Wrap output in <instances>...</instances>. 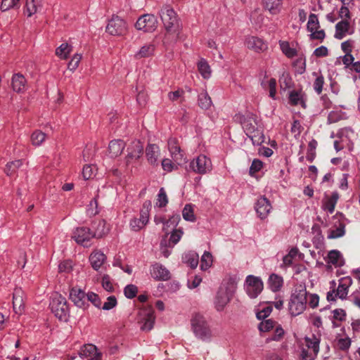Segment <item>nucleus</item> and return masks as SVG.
Masks as SVG:
<instances>
[{
  "label": "nucleus",
  "mask_w": 360,
  "mask_h": 360,
  "mask_svg": "<svg viewBox=\"0 0 360 360\" xmlns=\"http://www.w3.org/2000/svg\"><path fill=\"white\" fill-rule=\"evenodd\" d=\"M276 325V323L272 319H266L262 321L259 325V330L261 332H269Z\"/></svg>",
  "instance_id": "5fc2aeb1"
},
{
  "label": "nucleus",
  "mask_w": 360,
  "mask_h": 360,
  "mask_svg": "<svg viewBox=\"0 0 360 360\" xmlns=\"http://www.w3.org/2000/svg\"><path fill=\"white\" fill-rule=\"evenodd\" d=\"M289 100L290 104L297 105L303 103V93L302 91H292L289 94Z\"/></svg>",
  "instance_id": "de8ad7c7"
},
{
  "label": "nucleus",
  "mask_w": 360,
  "mask_h": 360,
  "mask_svg": "<svg viewBox=\"0 0 360 360\" xmlns=\"http://www.w3.org/2000/svg\"><path fill=\"white\" fill-rule=\"evenodd\" d=\"M352 345V340L347 335L341 337L337 335L335 340V346L340 351L347 352Z\"/></svg>",
  "instance_id": "473e14b6"
},
{
  "label": "nucleus",
  "mask_w": 360,
  "mask_h": 360,
  "mask_svg": "<svg viewBox=\"0 0 360 360\" xmlns=\"http://www.w3.org/2000/svg\"><path fill=\"white\" fill-rule=\"evenodd\" d=\"M320 24L318 17L314 13H311L307 25V30L310 32L309 37L311 39L323 41L326 37L323 30H320Z\"/></svg>",
  "instance_id": "9d476101"
},
{
  "label": "nucleus",
  "mask_w": 360,
  "mask_h": 360,
  "mask_svg": "<svg viewBox=\"0 0 360 360\" xmlns=\"http://www.w3.org/2000/svg\"><path fill=\"white\" fill-rule=\"evenodd\" d=\"M42 8V0H26L25 13L27 17L37 13Z\"/></svg>",
  "instance_id": "2f4dec72"
},
{
  "label": "nucleus",
  "mask_w": 360,
  "mask_h": 360,
  "mask_svg": "<svg viewBox=\"0 0 360 360\" xmlns=\"http://www.w3.org/2000/svg\"><path fill=\"white\" fill-rule=\"evenodd\" d=\"M280 48L282 52L288 57L292 58L297 55V51L295 49L291 48L288 41H279Z\"/></svg>",
  "instance_id": "a18cd8bd"
},
{
  "label": "nucleus",
  "mask_w": 360,
  "mask_h": 360,
  "mask_svg": "<svg viewBox=\"0 0 360 360\" xmlns=\"http://www.w3.org/2000/svg\"><path fill=\"white\" fill-rule=\"evenodd\" d=\"M167 148L173 160L178 165L185 160L184 153L181 149V146L177 139L173 137L169 138L167 141Z\"/></svg>",
  "instance_id": "dca6fc26"
},
{
  "label": "nucleus",
  "mask_w": 360,
  "mask_h": 360,
  "mask_svg": "<svg viewBox=\"0 0 360 360\" xmlns=\"http://www.w3.org/2000/svg\"><path fill=\"white\" fill-rule=\"evenodd\" d=\"M82 58V56L79 53L75 54L70 61L68 63V68L70 71H75L79 66V64Z\"/></svg>",
  "instance_id": "13d9d810"
},
{
  "label": "nucleus",
  "mask_w": 360,
  "mask_h": 360,
  "mask_svg": "<svg viewBox=\"0 0 360 360\" xmlns=\"http://www.w3.org/2000/svg\"><path fill=\"white\" fill-rule=\"evenodd\" d=\"M307 291L305 286L300 285L295 288L291 295L288 304L290 313L292 316L301 314L306 309Z\"/></svg>",
  "instance_id": "20e7f679"
},
{
  "label": "nucleus",
  "mask_w": 360,
  "mask_h": 360,
  "mask_svg": "<svg viewBox=\"0 0 360 360\" xmlns=\"http://www.w3.org/2000/svg\"><path fill=\"white\" fill-rule=\"evenodd\" d=\"M245 289L250 297L255 298L262 291L263 283L259 277L250 275L246 278Z\"/></svg>",
  "instance_id": "4468645a"
},
{
  "label": "nucleus",
  "mask_w": 360,
  "mask_h": 360,
  "mask_svg": "<svg viewBox=\"0 0 360 360\" xmlns=\"http://www.w3.org/2000/svg\"><path fill=\"white\" fill-rule=\"evenodd\" d=\"M146 224V223L143 222V221L140 218H134L130 221V226L135 231L141 230L145 226Z\"/></svg>",
  "instance_id": "774afa93"
},
{
  "label": "nucleus",
  "mask_w": 360,
  "mask_h": 360,
  "mask_svg": "<svg viewBox=\"0 0 360 360\" xmlns=\"http://www.w3.org/2000/svg\"><path fill=\"white\" fill-rule=\"evenodd\" d=\"M212 264V256L209 252H205L201 257L200 268L202 270H206L211 266Z\"/></svg>",
  "instance_id": "603ef678"
},
{
  "label": "nucleus",
  "mask_w": 360,
  "mask_h": 360,
  "mask_svg": "<svg viewBox=\"0 0 360 360\" xmlns=\"http://www.w3.org/2000/svg\"><path fill=\"white\" fill-rule=\"evenodd\" d=\"M345 234V225L340 224L339 226L335 229H330L328 231V238L334 239L342 237Z\"/></svg>",
  "instance_id": "8fccbe9b"
},
{
  "label": "nucleus",
  "mask_w": 360,
  "mask_h": 360,
  "mask_svg": "<svg viewBox=\"0 0 360 360\" xmlns=\"http://www.w3.org/2000/svg\"><path fill=\"white\" fill-rule=\"evenodd\" d=\"M155 49V46L154 44L150 43L148 44L143 45L139 51L136 53L134 57L137 59H141L143 58H146L151 56Z\"/></svg>",
  "instance_id": "f704fd0d"
},
{
  "label": "nucleus",
  "mask_w": 360,
  "mask_h": 360,
  "mask_svg": "<svg viewBox=\"0 0 360 360\" xmlns=\"http://www.w3.org/2000/svg\"><path fill=\"white\" fill-rule=\"evenodd\" d=\"M20 0H2L1 4V9L2 11H6L10 8L18 6Z\"/></svg>",
  "instance_id": "0e129e2a"
},
{
  "label": "nucleus",
  "mask_w": 360,
  "mask_h": 360,
  "mask_svg": "<svg viewBox=\"0 0 360 360\" xmlns=\"http://www.w3.org/2000/svg\"><path fill=\"white\" fill-rule=\"evenodd\" d=\"M125 143L122 140H112L109 143L108 151L110 157L115 158L119 156L123 151Z\"/></svg>",
  "instance_id": "c756f323"
},
{
  "label": "nucleus",
  "mask_w": 360,
  "mask_h": 360,
  "mask_svg": "<svg viewBox=\"0 0 360 360\" xmlns=\"http://www.w3.org/2000/svg\"><path fill=\"white\" fill-rule=\"evenodd\" d=\"M106 31L111 35H124L127 32V22L118 16H113L108 22Z\"/></svg>",
  "instance_id": "ddd939ff"
},
{
  "label": "nucleus",
  "mask_w": 360,
  "mask_h": 360,
  "mask_svg": "<svg viewBox=\"0 0 360 360\" xmlns=\"http://www.w3.org/2000/svg\"><path fill=\"white\" fill-rule=\"evenodd\" d=\"M332 316L330 317L332 327L333 328H339L342 323L347 319V312L342 308H337L331 311Z\"/></svg>",
  "instance_id": "393cba45"
},
{
  "label": "nucleus",
  "mask_w": 360,
  "mask_h": 360,
  "mask_svg": "<svg viewBox=\"0 0 360 360\" xmlns=\"http://www.w3.org/2000/svg\"><path fill=\"white\" fill-rule=\"evenodd\" d=\"M349 22L347 20H342L335 25V37L338 39H342L348 32Z\"/></svg>",
  "instance_id": "72a5a7b5"
},
{
  "label": "nucleus",
  "mask_w": 360,
  "mask_h": 360,
  "mask_svg": "<svg viewBox=\"0 0 360 360\" xmlns=\"http://www.w3.org/2000/svg\"><path fill=\"white\" fill-rule=\"evenodd\" d=\"M160 155V150L156 144H148L146 148V156L147 160L150 165H158V159Z\"/></svg>",
  "instance_id": "5701e85b"
},
{
  "label": "nucleus",
  "mask_w": 360,
  "mask_h": 360,
  "mask_svg": "<svg viewBox=\"0 0 360 360\" xmlns=\"http://www.w3.org/2000/svg\"><path fill=\"white\" fill-rule=\"evenodd\" d=\"M338 198L339 195L337 192H333L330 196L325 195L322 201V208L332 214L335 210Z\"/></svg>",
  "instance_id": "bb28decb"
},
{
  "label": "nucleus",
  "mask_w": 360,
  "mask_h": 360,
  "mask_svg": "<svg viewBox=\"0 0 360 360\" xmlns=\"http://www.w3.org/2000/svg\"><path fill=\"white\" fill-rule=\"evenodd\" d=\"M298 250L296 248H292L288 254L283 257V264L285 266H289L292 264L293 259L297 256Z\"/></svg>",
  "instance_id": "6e6d98bb"
},
{
  "label": "nucleus",
  "mask_w": 360,
  "mask_h": 360,
  "mask_svg": "<svg viewBox=\"0 0 360 360\" xmlns=\"http://www.w3.org/2000/svg\"><path fill=\"white\" fill-rule=\"evenodd\" d=\"M236 288V285L232 282L223 283L219 287L214 302L215 307L218 311H221L230 302Z\"/></svg>",
  "instance_id": "0eeeda50"
},
{
  "label": "nucleus",
  "mask_w": 360,
  "mask_h": 360,
  "mask_svg": "<svg viewBox=\"0 0 360 360\" xmlns=\"http://www.w3.org/2000/svg\"><path fill=\"white\" fill-rule=\"evenodd\" d=\"M158 24V19L154 15L144 14L139 18L135 23V27L144 32H153L157 29Z\"/></svg>",
  "instance_id": "1a4fd4ad"
},
{
  "label": "nucleus",
  "mask_w": 360,
  "mask_h": 360,
  "mask_svg": "<svg viewBox=\"0 0 360 360\" xmlns=\"http://www.w3.org/2000/svg\"><path fill=\"white\" fill-rule=\"evenodd\" d=\"M240 122L246 135L252 140L254 145H260L264 141L263 131L258 127L256 116L248 114L240 117Z\"/></svg>",
  "instance_id": "f03ea898"
},
{
  "label": "nucleus",
  "mask_w": 360,
  "mask_h": 360,
  "mask_svg": "<svg viewBox=\"0 0 360 360\" xmlns=\"http://www.w3.org/2000/svg\"><path fill=\"white\" fill-rule=\"evenodd\" d=\"M72 46L68 43H63L56 49V55L61 60H66L72 51Z\"/></svg>",
  "instance_id": "e433bc0d"
},
{
  "label": "nucleus",
  "mask_w": 360,
  "mask_h": 360,
  "mask_svg": "<svg viewBox=\"0 0 360 360\" xmlns=\"http://www.w3.org/2000/svg\"><path fill=\"white\" fill-rule=\"evenodd\" d=\"M353 4L345 5L342 4L340 11H339V16L342 20H349L350 18V12L349 9L352 7Z\"/></svg>",
  "instance_id": "680f3d73"
},
{
  "label": "nucleus",
  "mask_w": 360,
  "mask_h": 360,
  "mask_svg": "<svg viewBox=\"0 0 360 360\" xmlns=\"http://www.w3.org/2000/svg\"><path fill=\"white\" fill-rule=\"evenodd\" d=\"M262 85L265 89H268L269 92V97L275 100L276 98V80L274 78H271L266 84L262 82Z\"/></svg>",
  "instance_id": "37998d69"
},
{
  "label": "nucleus",
  "mask_w": 360,
  "mask_h": 360,
  "mask_svg": "<svg viewBox=\"0 0 360 360\" xmlns=\"http://www.w3.org/2000/svg\"><path fill=\"white\" fill-rule=\"evenodd\" d=\"M150 274L158 281H167L170 278L169 271L160 264H155L151 266Z\"/></svg>",
  "instance_id": "412c9836"
},
{
  "label": "nucleus",
  "mask_w": 360,
  "mask_h": 360,
  "mask_svg": "<svg viewBox=\"0 0 360 360\" xmlns=\"http://www.w3.org/2000/svg\"><path fill=\"white\" fill-rule=\"evenodd\" d=\"M271 209V206L267 198L262 197L257 200L255 210L261 219H265L270 212Z\"/></svg>",
  "instance_id": "b1692460"
},
{
  "label": "nucleus",
  "mask_w": 360,
  "mask_h": 360,
  "mask_svg": "<svg viewBox=\"0 0 360 360\" xmlns=\"http://www.w3.org/2000/svg\"><path fill=\"white\" fill-rule=\"evenodd\" d=\"M46 135L41 131L36 130L31 135L32 143L34 146H40L46 139Z\"/></svg>",
  "instance_id": "49530a36"
},
{
  "label": "nucleus",
  "mask_w": 360,
  "mask_h": 360,
  "mask_svg": "<svg viewBox=\"0 0 360 360\" xmlns=\"http://www.w3.org/2000/svg\"><path fill=\"white\" fill-rule=\"evenodd\" d=\"M304 342L307 348L312 349L314 356H316L319 352L321 335H316L313 334L311 337H305Z\"/></svg>",
  "instance_id": "7c9ffc66"
},
{
  "label": "nucleus",
  "mask_w": 360,
  "mask_h": 360,
  "mask_svg": "<svg viewBox=\"0 0 360 360\" xmlns=\"http://www.w3.org/2000/svg\"><path fill=\"white\" fill-rule=\"evenodd\" d=\"M22 165V160H16L8 162L5 167L4 172L8 177H13L18 169Z\"/></svg>",
  "instance_id": "a19ab883"
},
{
  "label": "nucleus",
  "mask_w": 360,
  "mask_h": 360,
  "mask_svg": "<svg viewBox=\"0 0 360 360\" xmlns=\"http://www.w3.org/2000/svg\"><path fill=\"white\" fill-rule=\"evenodd\" d=\"M155 317L151 307L141 309L138 314V323L142 331L148 332L154 326Z\"/></svg>",
  "instance_id": "6e6552de"
},
{
  "label": "nucleus",
  "mask_w": 360,
  "mask_h": 360,
  "mask_svg": "<svg viewBox=\"0 0 360 360\" xmlns=\"http://www.w3.org/2000/svg\"><path fill=\"white\" fill-rule=\"evenodd\" d=\"M27 80L20 73L14 74L11 79V86L13 90L17 93H21L25 91Z\"/></svg>",
  "instance_id": "a878e982"
},
{
  "label": "nucleus",
  "mask_w": 360,
  "mask_h": 360,
  "mask_svg": "<svg viewBox=\"0 0 360 360\" xmlns=\"http://www.w3.org/2000/svg\"><path fill=\"white\" fill-rule=\"evenodd\" d=\"M124 292L127 298L131 299L136 296L138 288L134 285H128L124 288Z\"/></svg>",
  "instance_id": "69168bd1"
},
{
  "label": "nucleus",
  "mask_w": 360,
  "mask_h": 360,
  "mask_svg": "<svg viewBox=\"0 0 360 360\" xmlns=\"http://www.w3.org/2000/svg\"><path fill=\"white\" fill-rule=\"evenodd\" d=\"M93 229V234L94 235V238H98L106 236L110 231L109 227L106 224V221L101 219L94 221Z\"/></svg>",
  "instance_id": "cd10ccee"
},
{
  "label": "nucleus",
  "mask_w": 360,
  "mask_h": 360,
  "mask_svg": "<svg viewBox=\"0 0 360 360\" xmlns=\"http://www.w3.org/2000/svg\"><path fill=\"white\" fill-rule=\"evenodd\" d=\"M128 154L125 158L127 167L131 165L136 166L139 162L140 158L141 157L143 151V147L141 142L133 141L127 148Z\"/></svg>",
  "instance_id": "9b49d317"
},
{
  "label": "nucleus",
  "mask_w": 360,
  "mask_h": 360,
  "mask_svg": "<svg viewBox=\"0 0 360 360\" xmlns=\"http://www.w3.org/2000/svg\"><path fill=\"white\" fill-rule=\"evenodd\" d=\"M283 278L277 274H273L269 279V285L270 288L274 291H278L283 285Z\"/></svg>",
  "instance_id": "ea45409f"
},
{
  "label": "nucleus",
  "mask_w": 360,
  "mask_h": 360,
  "mask_svg": "<svg viewBox=\"0 0 360 360\" xmlns=\"http://www.w3.org/2000/svg\"><path fill=\"white\" fill-rule=\"evenodd\" d=\"M313 75L315 77V80L313 84L314 89L318 94H321L323 91L324 77L322 75L317 72H313Z\"/></svg>",
  "instance_id": "c03bdc74"
},
{
  "label": "nucleus",
  "mask_w": 360,
  "mask_h": 360,
  "mask_svg": "<svg viewBox=\"0 0 360 360\" xmlns=\"http://www.w3.org/2000/svg\"><path fill=\"white\" fill-rule=\"evenodd\" d=\"M192 331L195 336L203 342H210L212 332L205 317L200 314H195L191 320Z\"/></svg>",
  "instance_id": "39448f33"
},
{
  "label": "nucleus",
  "mask_w": 360,
  "mask_h": 360,
  "mask_svg": "<svg viewBox=\"0 0 360 360\" xmlns=\"http://www.w3.org/2000/svg\"><path fill=\"white\" fill-rule=\"evenodd\" d=\"M152 207L151 202L149 200H147L144 202L142 206V209L141 210V216L140 219H141L143 222H146V224L148 221L149 218V212L150 210V208Z\"/></svg>",
  "instance_id": "3c124183"
},
{
  "label": "nucleus",
  "mask_w": 360,
  "mask_h": 360,
  "mask_svg": "<svg viewBox=\"0 0 360 360\" xmlns=\"http://www.w3.org/2000/svg\"><path fill=\"white\" fill-rule=\"evenodd\" d=\"M86 302H91L95 307L100 308L101 306V300L98 295L94 292L86 294Z\"/></svg>",
  "instance_id": "e2e57ef3"
},
{
  "label": "nucleus",
  "mask_w": 360,
  "mask_h": 360,
  "mask_svg": "<svg viewBox=\"0 0 360 360\" xmlns=\"http://www.w3.org/2000/svg\"><path fill=\"white\" fill-rule=\"evenodd\" d=\"M70 299L79 308L86 309L89 307V303L86 302V294L80 288H72L70 292Z\"/></svg>",
  "instance_id": "f3484780"
},
{
  "label": "nucleus",
  "mask_w": 360,
  "mask_h": 360,
  "mask_svg": "<svg viewBox=\"0 0 360 360\" xmlns=\"http://www.w3.org/2000/svg\"><path fill=\"white\" fill-rule=\"evenodd\" d=\"M106 260V256L99 250L94 251L89 256L91 266L95 270H98Z\"/></svg>",
  "instance_id": "c85d7f7f"
},
{
  "label": "nucleus",
  "mask_w": 360,
  "mask_h": 360,
  "mask_svg": "<svg viewBox=\"0 0 360 360\" xmlns=\"http://www.w3.org/2000/svg\"><path fill=\"white\" fill-rule=\"evenodd\" d=\"M101 285H102V287L103 288V289L105 290L106 291H108V292H113L114 291V285H113L112 281L108 275L105 274L102 277Z\"/></svg>",
  "instance_id": "4d7b16f0"
},
{
  "label": "nucleus",
  "mask_w": 360,
  "mask_h": 360,
  "mask_svg": "<svg viewBox=\"0 0 360 360\" xmlns=\"http://www.w3.org/2000/svg\"><path fill=\"white\" fill-rule=\"evenodd\" d=\"M185 259L186 264L190 266L191 268H195L199 262L198 255L195 252L188 253L185 256Z\"/></svg>",
  "instance_id": "864d4df0"
},
{
  "label": "nucleus",
  "mask_w": 360,
  "mask_h": 360,
  "mask_svg": "<svg viewBox=\"0 0 360 360\" xmlns=\"http://www.w3.org/2000/svg\"><path fill=\"white\" fill-rule=\"evenodd\" d=\"M73 264L70 260H65L60 263L58 269L60 272L70 273L72 270Z\"/></svg>",
  "instance_id": "338daca9"
},
{
  "label": "nucleus",
  "mask_w": 360,
  "mask_h": 360,
  "mask_svg": "<svg viewBox=\"0 0 360 360\" xmlns=\"http://www.w3.org/2000/svg\"><path fill=\"white\" fill-rule=\"evenodd\" d=\"M330 283L332 289L326 295L328 302H335L338 299L346 300L348 298L349 288L353 284V280L350 276L340 278L337 287L335 281H332Z\"/></svg>",
  "instance_id": "7ed1b4c3"
},
{
  "label": "nucleus",
  "mask_w": 360,
  "mask_h": 360,
  "mask_svg": "<svg viewBox=\"0 0 360 360\" xmlns=\"http://www.w3.org/2000/svg\"><path fill=\"white\" fill-rule=\"evenodd\" d=\"M245 43L248 49L255 52H263L268 48L267 44L263 39L255 36L248 37Z\"/></svg>",
  "instance_id": "6ab92c4d"
},
{
  "label": "nucleus",
  "mask_w": 360,
  "mask_h": 360,
  "mask_svg": "<svg viewBox=\"0 0 360 360\" xmlns=\"http://www.w3.org/2000/svg\"><path fill=\"white\" fill-rule=\"evenodd\" d=\"M190 168L195 173L204 174L212 170V165L210 158L200 155L191 162Z\"/></svg>",
  "instance_id": "f8f14e48"
},
{
  "label": "nucleus",
  "mask_w": 360,
  "mask_h": 360,
  "mask_svg": "<svg viewBox=\"0 0 360 360\" xmlns=\"http://www.w3.org/2000/svg\"><path fill=\"white\" fill-rule=\"evenodd\" d=\"M51 312L60 321H66L69 316V307L66 299L60 295L56 294L49 304Z\"/></svg>",
  "instance_id": "423d86ee"
},
{
  "label": "nucleus",
  "mask_w": 360,
  "mask_h": 360,
  "mask_svg": "<svg viewBox=\"0 0 360 360\" xmlns=\"http://www.w3.org/2000/svg\"><path fill=\"white\" fill-rule=\"evenodd\" d=\"M160 15L165 29L163 42L166 44L176 41L179 34V25L176 12L170 6L165 5L161 8Z\"/></svg>",
  "instance_id": "f257e3e1"
},
{
  "label": "nucleus",
  "mask_w": 360,
  "mask_h": 360,
  "mask_svg": "<svg viewBox=\"0 0 360 360\" xmlns=\"http://www.w3.org/2000/svg\"><path fill=\"white\" fill-rule=\"evenodd\" d=\"M162 167L164 171L170 172L174 169H177L176 165L169 158H165L162 160Z\"/></svg>",
  "instance_id": "052dcab7"
},
{
  "label": "nucleus",
  "mask_w": 360,
  "mask_h": 360,
  "mask_svg": "<svg viewBox=\"0 0 360 360\" xmlns=\"http://www.w3.org/2000/svg\"><path fill=\"white\" fill-rule=\"evenodd\" d=\"M72 238L80 245L87 247L89 242L94 238V235L88 227H77L72 233Z\"/></svg>",
  "instance_id": "2eb2a0df"
},
{
  "label": "nucleus",
  "mask_w": 360,
  "mask_h": 360,
  "mask_svg": "<svg viewBox=\"0 0 360 360\" xmlns=\"http://www.w3.org/2000/svg\"><path fill=\"white\" fill-rule=\"evenodd\" d=\"M13 308L16 314H21L24 309V292L15 288L13 293Z\"/></svg>",
  "instance_id": "4be33fe9"
},
{
  "label": "nucleus",
  "mask_w": 360,
  "mask_h": 360,
  "mask_svg": "<svg viewBox=\"0 0 360 360\" xmlns=\"http://www.w3.org/2000/svg\"><path fill=\"white\" fill-rule=\"evenodd\" d=\"M79 355L82 358H86L89 360H102V354L92 344L83 345L79 352Z\"/></svg>",
  "instance_id": "a211bd4d"
},
{
  "label": "nucleus",
  "mask_w": 360,
  "mask_h": 360,
  "mask_svg": "<svg viewBox=\"0 0 360 360\" xmlns=\"http://www.w3.org/2000/svg\"><path fill=\"white\" fill-rule=\"evenodd\" d=\"M198 69L204 79H209L211 77L212 70L206 60L201 58L198 61Z\"/></svg>",
  "instance_id": "58836bf2"
},
{
  "label": "nucleus",
  "mask_w": 360,
  "mask_h": 360,
  "mask_svg": "<svg viewBox=\"0 0 360 360\" xmlns=\"http://www.w3.org/2000/svg\"><path fill=\"white\" fill-rule=\"evenodd\" d=\"M168 202L167 196L163 188L160 189L159 193L158 195V199L156 205L159 207H163L166 206Z\"/></svg>",
  "instance_id": "bf43d9fd"
},
{
  "label": "nucleus",
  "mask_w": 360,
  "mask_h": 360,
  "mask_svg": "<svg viewBox=\"0 0 360 360\" xmlns=\"http://www.w3.org/2000/svg\"><path fill=\"white\" fill-rule=\"evenodd\" d=\"M98 168L95 165H86L82 169L84 180H92L97 176Z\"/></svg>",
  "instance_id": "4c0bfd02"
},
{
  "label": "nucleus",
  "mask_w": 360,
  "mask_h": 360,
  "mask_svg": "<svg viewBox=\"0 0 360 360\" xmlns=\"http://www.w3.org/2000/svg\"><path fill=\"white\" fill-rule=\"evenodd\" d=\"M182 216L186 221H194L195 220V216L191 205L188 204L185 205L182 211Z\"/></svg>",
  "instance_id": "09e8293b"
},
{
  "label": "nucleus",
  "mask_w": 360,
  "mask_h": 360,
  "mask_svg": "<svg viewBox=\"0 0 360 360\" xmlns=\"http://www.w3.org/2000/svg\"><path fill=\"white\" fill-rule=\"evenodd\" d=\"M325 261L328 264L333 266L335 268L341 267L345 264V259L341 252L337 250H333L328 252Z\"/></svg>",
  "instance_id": "aec40b11"
},
{
  "label": "nucleus",
  "mask_w": 360,
  "mask_h": 360,
  "mask_svg": "<svg viewBox=\"0 0 360 360\" xmlns=\"http://www.w3.org/2000/svg\"><path fill=\"white\" fill-rule=\"evenodd\" d=\"M198 105L204 110L209 109L212 104V100L207 91H202L198 95Z\"/></svg>",
  "instance_id": "79ce46f5"
},
{
  "label": "nucleus",
  "mask_w": 360,
  "mask_h": 360,
  "mask_svg": "<svg viewBox=\"0 0 360 360\" xmlns=\"http://www.w3.org/2000/svg\"><path fill=\"white\" fill-rule=\"evenodd\" d=\"M263 4L271 14L276 15L281 11V0H263Z\"/></svg>",
  "instance_id": "c9c22d12"
}]
</instances>
